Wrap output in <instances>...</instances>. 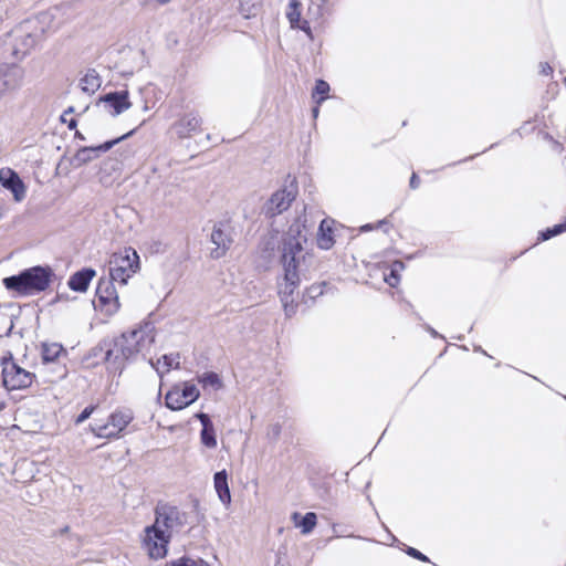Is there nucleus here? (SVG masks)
Masks as SVG:
<instances>
[{
	"mask_svg": "<svg viewBox=\"0 0 566 566\" xmlns=\"http://www.w3.org/2000/svg\"><path fill=\"white\" fill-rule=\"evenodd\" d=\"M133 419L134 416L129 409H119L109 415L107 422L95 421L91 429L98 438L114 439L120 436Z\"/></svg>",
	"mask_w": 566,
	"mask_h": 566,
	"instance_id": "0eeeda50",
	"label": "nucleus"
},
{
	"mask_svg": "<svg viewBox=\"0 0 566 566\" xmlns=\"http://www.w3.org/2000/svg\"><path fill=\"white\" fill-rule=\"evenodd\" d=\"M151 366L157 370L159 377H163V373L156 367V365L150 360Z\"/></svg>",
	"mask_w": 566,
	"mask_h": 566,
	"instance_id": "a19ab883",
	"label": "nucleus"
},
{
	"mask_svg": "<svg viewBox=\"0 0 566 566\" xmlns=\"http://www.w3.org/2000/svg\"><path fill=\"white\" fill-rule=\"evenodd\" d=\"M0 184L3 188L10 190L17 202H21L27 195V188L19 175L11 168L0 169Z\"/></svg>",
	"mask_w": 566,
	"mask_h": 566,
	"instance_id": "dca6fc26",
	"label": "nucleus"
},
{
	"mask_svg": "<svg viewBox=\"0 0 566 566\" xmlns=\"http://www.w3.org/2000/svg\"><path fill=\"white\" fill-rule=\"evenodd\" d=\"M274 432H275V433H279V432H280V427H279V426H275Z\"/></svg>",
	"mask_w": 566,
	"mask_h": 566,
	"instance_id": "49530a36",
	"label": "nucleus"
},
{
	"mask_svg": "<svg viewBox=\"0 0 566 566\" xmlns=\"http://www.w3.org/2000/svg\"><path fill=\"white\" fill-rule=\"evenodd\" d=\"M73 112V107H70L65 113H72Z\"/></svg>",
	"mask_w": 566,
	"mask_h": 566,
	"instance_id": "09e8293b",
	"label": "nucleus"
},
{
	"mask_svg": "<svg viewBox=\"0 0 566 566\" xmlns=\"http://www.w3.org/2000/svg\"><path fill=\"white\" fill-rule=\"evenodd\" d=\"M55 274L49 265H35L24 269L15 275L2 280L3 286L17 296L25 297L38 295L46 291L53 282Z\"/></svg>",
	"mask_w": 566,
	"mask_h": 566,
	"instance_id": "20e7f679",
	"label": "nucleus"
},
{
	"mask_svg": "<svg viewBox=\"0 0 566 566\" xmlns=\"http://www.w3.org/2000/svg\"><path fill=\"white\" fill-rule=\"evenodd\" d=\"M62 296L61 295H56L55 300L53 302H57L59 300H61Z\"/></svg>",
	"mask_w": 566,
	"mask_h": 566,
	"instance_id": "de8ad7c7",
	"label": "nucleus"
},
{
	"mask_svg": "<svg viewBox=\"0 0 566 566\" xmlns=\"http://www.w3.org/2000/svg\"><path fill=\"white\" fill-rule=\"evenodd\" d=\"M419 184H420L419 177L417 176L416 172H412V175L410 177V181H409L410 188L411 189H417L419 187Z\"/></svg>",
	"mask_w": 566,
	"mask_h": 566,
	"instance_id": "72a5a7b5",
	"label": "nucleus"
},
{
	"mask_svg": "<svg viewBox=\"0 0 566 566\" xmlns=\"http://www.w3.org/2000/svg\"><path fill=\"white\" fill-rule=\"evenodd\" d=\"M96 409V406H87L85 407L82 412L77 416V418L75 419V423L76 424H81L83 423L85 420H87L91 415L94 412V410Z\"/></svg>",
	"mask_w": 566,
	"mask_h": 566,
	"instance_id": "2f4dec72",
	"label": "nucleus"
},
{
	"mask_svg": "<svg viewBox=\"0 0 566 566\" xmlns=\"http://www.w3.org/2000/svg\"><path fill=\"white\" fill-rule=\"evenodd\" d=\"M35 21L28 20L22 22L14 31V44L12 46V55L15 59L24 57L29 51L38 43L41 39L44 30L40 29V32L33 31Z\"/></svg>",
	"mask_w": 566,
	"mask_h": 566,
	"instance_id": "6e6552de",
	"label": "nucleus"
},
{
	"mask_svg": "<svg viewBox=\"0 0 566 566\" xmlns=\"http://www.w3.org/2000/svg\"><path fill=\"white\" fill-rule=\"evenodd\" d=\"M154 326L147 322L137 329L124 333L119 337L103 342L104 360L112 373L122 374L125 363L133 360L139 353L148 350L155 340Z\"/></svg>",
	"mask_w": 566,
	"mask_h": 566,
	"instance_id": "7ed1b4c3",
	"label": "nucleus"
},
{
	"mask_svg": "<svg viewBox=\"0 0 566 566\" xmlns=\"http://www.w3.org/2000/svg\"><path fill=\"white\" fill-rule=\"evenodd\" d=\"M276 556H277V560H276L275 566H283V565L281 564V552H280V551L277 552Z\"/></svg>",
	"mask_w": 566,
	"mask_h": 566,
	"instance_id": "58836bf2",
	"label": "nucleus"
},
{
	"mask_svg": "<svg viewBox=\"0 0 566 566\" xmlns=\"http://www.w3.org/2000/svg\"><path fill=\"white\" fill-rule=\"evenodd\" d=\"M430 333H431L433 336H437V335H438V333H437L434 329H432V328H430Z\"/></svg>",
	"mask_w": 566,
	"mask_h": 566,
	"instance_id": "a18cd8bd",
	"label": "nucleus"
},
{
	"mask_svg": "<svg viewBox=\"0 0 566 566\" xmlns=\"http://www.w3.org/2000/svg\"><path fill=\"white\" fill-rule=\"evenodd\" d=\"M318 115V107L313 108V116L316 117Z\"/></svg>",
	"mask_w": 566,
	"mask_h": 566,
	"instance_id": "c03bdc74",
	"label": "nucleus"
},
{
	"mask_svg": "<svg viewBox=\"0 0 566 566\" xmlns=\"http://www.w3.org/2000/svg\"><path fill=\"white\" fill-rule=\"evenodd\" d=\"M6 212V205L3 200L0 199V219L4 216Z\"/></svg>",
	"mask_w": 566,
	"mask_h": 566,
	"instance_id": "c9c22d12",
	"label": "nucleus"
},
{
	"mask_svg": "<svg viewBox=\"0 0 566 566\" xmlns=\"http://www.w3.org/2000/svg\"><path fill=\"white\" fill-rule=\"evenodd\" d=\"M134 133H135V129H132L130 132L124 134L123 136L115 138L113 140H109V142H105L104 144H102L99 146L81 147L74 155L71 163L74 167H81V166L92 161L96 157H98L101 153L109 150L114 145H116L120 140L132 136Z\"/></svg>",
	"mask_w": 566,
	"mask_h": 566,
	"instance_id": "f8f14e48",
	"label": "nucleus"
},
{
	"mask_svg": "<svg viewBox=\"0 0 566 566\" xmlns=\"http://www.w3.org/2000/svg\"><path fill=\"white\" fill-rule=\"evenodd\" d=\"M170 0H156L157 3L159 4H166L168 3Z\"/></svg>",
	"mask_w": 566,
	"mask_h": 566,
	"instance_id": "37998d69",
	"label": "nucleus"
},
{
	"mask_svg": "<svg viewBox=\"0 0 566 566\" xmlns=\"http://www.w3.org/2000/svg\"><path fill=\"white\" fill-rule=\"evenodd\" d=\"M329 92V84L324 80H317L313 90V98L319 104L326 99Z\"/></svg>",
	"mask_w": 566,
	"mask_h": 566,
	"instance_id": "cd10ccee",
	"label": "nucleus"
},
{
	"mask_svg": "<svg viewBox=\"0 0 566 566\" xmlns=\"http://www.w3.org/2000/svg\"><path fill=\"white\" fill-rule=\"evenodd\" d=\"M80 85L83 92L94 94L101 87L102 80L94 69H90L81 78Z\"/></svg>",
	"mask_w": 566,
	"mask_h": 566,
	"instance_id": "b1692460",
	"label": "nucleus"
},
{
	"mask_svg": "<svg viewBox=\"0 0 566 566\" xmlns=\"http://www.w3.org/2000/svg\"><path fill=\"white\" fill-rule=\"evenodd\" d=\"M97 104H103L112 116H118L132 106L128 91L109 92L99 96Z\"/></svg>",
	"mask_w": 566,
	"mask_h": 566,
	"instance_id": "4468645a",
	"label": "nucleus"
},
{
	"mask_svg": "<svg viewBox=\"0 0 566 566\" xmlns=\"http://www.w3.org/2000/svg\"><path fill=\"white\" fill-rule=\"evenodd\" d=\"M75 137H77V138H80V139H82V140H84V139H85V137H84L80 132H76V133H75Z\"/></svg>",
	"mask_w": 566,
	"mask_h": 566,
	"instance_id": "79ce46f5",
	"label": "nucleus"
},
{
	"mask_svg": "<svg viewBox=\"0 0 566 566\" xmlns=\"http://www.w3.org/2000/svg\"><path fill=\"white\" fill-rule=\"evenodd\" d=\"M23 70L15 65H7L0 67V97L7 92L17 90L23 81Z\"/></svg>",
	"mask_w": 566,
	"mask_h": 566,
	"instance_id": "2eb2a0df",
	"label": "nucleus"
},
{
	"mask_svg": "<svg viewBox=\"0 0 566 566\" xmlns=\"http://www.w3.org/2000/svg\"><path fill=\"white\" fill-rule=\"evenodd\" d=\"M202 119L196 112L184 114L175 124L174 129L179 138H188L200 130Z\"/></svg>",
	"mask_w": 566,
	"mask_h": 566,
	"instance_id": "f3484780",
	"label": "nucleus"
},
{
	"mask_svg": "<svg viewBox=\"0 0 566 566\" xmlns=\"http://www.w3.org/2000/svg\"><path fill=\"white\" fill-rule=\"evenodd\" d=\"M63 347L60 344H43L42 345V359L44 363H53L63 353Z\"/></svg>",
	"mask_w": 566,
	"mask_h": 566,
	"instance_id": "393cba45",
	"label": "nucleus"
},
{
	"mask_svg": "<svg viewBox=\"0 0 566 566\" xmlns=\"http://www.w3.org/2000/svg\"><path fill=\"white\" fill-rule=\"evenodd\" d=\"M2 367V386L8 391L23 390L29 388L35 380V374L22 368L14 360L11 352H7L0 359Z\"/></svg>",
	"mask_w": 566,
	"mask_h": 566,
	"instance_id": "39448f33",
	"label": "nucleus"
},
{
	"mask_svg": "<svg viewBox=\"0 0 566 566\" xmlns=\"http://www.w3.org/2000/svg\"><path fill=\"white\" fill-rule=\"evenodd\" d=\"M199 396L196 385L185 382L182 388L174 387L166 394L165 403L170 410H181L195 402Z\"/></svg>",
	"mask_w": 566,
	"mask_h": 566,
	"instance_id": "9b49d317",
	"label": "nucleus"
},
{
	"mask_svg": "<svg viewBox=\"0 0 566 566\" xmlns=\"http://www.w3.org/2000/svg\"><path fill=\"white\" fill-rule=\"evenodd\" d=\"M297 196V187L294 182L282 189L276 190L264 205V213L269 218L281 214L286 211Z\"/></svg>",
	"mask_w": 566,
	"mask_h": 566,
	"instance_id": "9d476101",
	"label": "nucleus"
},
{
	"mask_svg": "<svg viewBox=\"0 0 566 566\" xmlns=\"http://www.w3.org/2000/svg\"><path fill=\"white\" fill-rule=\"evenodd\" d=\"M198 381L203 387H211L216 390L220 389L222 386L219 375L214 371L203 373L201 376L198 377Z\"/></svg>",
	"mask_w": 566,
	"mask_h": 566,
	"instance_id": "a878e982",
	"label": "nucleus"
},
{
	"mask_svg": "<svg viewBox=\"0 0 566 566\" xmlns=\"http://www.w3.org/2000/svg\"><path fill=\"white\" fill-rule=\"evenodd\" d=\"M6 13V6L0 2V22L3 20V15Z\"/></svg>",
	"mask_w": 566,
	"mask_h": 566,
	"instance_id": "e433bc0d",
	"label": "nucleus"
},
{
	"mask_svg": "<svg viewBox=\"0 0 566 566\" xmlns=\"http://www.w3.org/2000/svg\"><path fill=\"white\" fill-rule=\"evenodd\" d=\"M201 423L200 439L203 446L213 449L217 447V438L213 423L208 413L199 412L195 416Z\"/></svg>",
	"mask_w": 566,
	"mask_h": 566,
	"instance_id": "6ab92c4d",
	"label": "nucleus"
},
{
	"mask_svg": "<svg viewBox=\"0 0 566 566\" xmlns=\"http://www.w3.org/2000/svg\"><path fill=\"white\" fill-rule=\"evenodd\" d=\"M333 221L322 220L318 228L317 245L323 250H329L335 241L333 238Z\"/></svg>",
	"mask_w": 566,
	"mask_h": 566,
	"instance_id": "4be33fe9",
	"label": "nucleus"
},
{
	"mask_svg": "<svg viewBox=\"0 0 566 566\" xmlns=\"http://www.w3.org/2000/svg\"><path fill=\"white\" fill-rule=\"evenodd\" d=\"M211 242L216 245L210 253L211 258L220 259L226 254L233 242L231 228L222 222L216 224L211 232Z\"/></svg>",
	"mask_w": 566,
	"mask_h": 566,
	"instance_id": "ddd939ff",
	"label": "nucleus"
},
{
	"mask_svg": "<svg viewBox=\"0 0 566 566\" xmlns=\"http://www.w3.org/2000/svg\"><path fill=\"white\" fill-rule=\"evenodd\" d=\"M406 553L409 556H411V557H413L416 559H419L421 562H429V558L424 554H422L421 552H419L418 549H416L413 547H408Z\"/></svg>",
	"mask_w": 566,
	"mask_h": 566,
	"instance_id": "473e14b6",
	"label": "nucleus"
},
{
	"mask_svg": "<svg viewBox=\"0 0 566 566\" xmlns=\"http://www.w3.org/2000/svg\"><path fill=\"white\" fill-rule=\"evenodd\" d=\"M109 276H103L98 280L96 286V302L94 305L101 312L113 315L119 310V298L115 289V283Z\"/></svg>",
	"mask_w": 566,
	"mask_h": 566,
	"instance_id": "1a4fd4ad",
	"label": "nucleus"
},
{
	"mask_svg": "<svg viewBox=\"0 0 566 566\" xmlns=\"http://www.w3.org/2000/svg\"><path fill=\"white\" fill-rule=\"evenodd\" d=\"M295 526L301 527L303 534H308L313 531L317 523V516L314 512H307L305 515H301L295 512L292 515Z\"/></svg>",
	"mask_w": 566,
	"mask_h": 566,
	"instance_id": "5701e85b",
	"label": "nucleus"
},
{
	"mask_svg": "<svg viewBox=\"0 0 566 566\" xmlns=\"http://www.w3.org/2000/svg\"><path fill=\"white\" fill-rule=\"evenodd\" d=\"M373 227L371 224H365L361 227V231H367V230H370Z\"/></svg>",
	"mask_w": 566,
	"mask_h": 566,
	"instance_id": "ea45409f",
	"label": "nucleus"
},
{
	"mask_svg": "<svg viewBox=\"0 0 566 566\" xmlns=\"http://www.w3.org/2000/svg\"><path fill=\"white\" fill-rule=\"evenodd\" d=\"M305 224L300 219L295 220L282 239L281 263L284 275L279 282V296L282 302L285 315L292 317L296 313L297 303L294 292L298 289L304 270L306 254L303 243L306 242V234L303 233Z\"/></svg>",
	"mask_w": 566,
	"mask_h": 566,
	"instance_id": "f257e3e1",
	"label": "nucleus"
},
{
	"mask_svg": "<svg viewBox=\"0 0 566 566\" xmlns=\"http://www.w3.org/2000/svg\"><path fill=\"white\" fill-rule=\"evenodd\" d=\"M138 270L139 255L133 248H126L124 251L112 255L108 276L120 285H125Z\"/></svg>",
	"mask_w": 566,
	"mask_h": 566,
	"instance_id": "423d86ee",
	"label": "nucleus"
},
{
	"mask_svg": "<svg viewBox=\"0 0 566 566\" xmlns=\"http://www.w3.org/2000/svg\"><path fill=\"white\" fill-rule=\"evenodd\" d=\"M213 484L219 500L228 505L231 502V493L228 484V474L226 470L218 471L213 476Z\"/></svg>",
	"mask_w": 566,
	"mask_h": 566,
	"instance_id": "412c9836",
	"label": "nucleus"
},
{
	"mask_svg": "<svg viewBox=\"0 0 566 566\" xmlns=\"http://www.w3.org/2000/svg\"><path fill=\"white\" fill-rule=\"evenodd\" d=\"M70 129H74L76 127V120L72 118L67 124Z\"/></svg>",
	"mask_w": 566,
	"mask_h": 566,
	"instance_id": "4c0bfd02",
	"label": "nucleus"
},
{
	"mask_svg": "<svg viewBox=\"0 0 566 566\" xmlns=\"http://www.w3.org/2000/svg\"><path fill=\"white\" fill-rule=\"evenodd\" d=\"M179 354H168V355H164L160 359L157 360V364H159L161 360L165 365V367L167 368V371L169 370V368L174 367V368H179Z\"/></svg>",
	"mask_w": 566,
	"mask_h": 566,
	"instance_id": "7c9ffc66",
	"label": "nucleus"
},
{
	"mask_svg": "<svg viewBox=\"0 0 566 566\" xmlns=\"http://www.w3.org/2000/svg\"><path fill=\"white\" fill-rule=\"evenodd\" d=\"M326 285L325 282L321 284H313L310 287H307L303 294V302L307 303V301H315L318 296L323 295L324 293V286Z\"/></svg>",
	"mask_w": 566,
	"mask_h": 566,
	"instance_id": "c756f323",
	"label": "nucleus"
},
{
	"mask_svg": "<svg viewBox=\"0 0 566 566\" xmlns=\"http://www.w3.org/2000/svg\"><path fill=\"white\" fill-rule=\"evenodd\" d=\"M541 67H542L541 73L544 75H549L553 72V69L548 63H542Z\"/></svg>",
	"mask_w": 566,
	"mask_h": 566,
	"instance_id": "f704fd0d",
	"label": "nucleus"
},
{
	"mask_svg": "<svg viewBox=\"0 0 566 566\" xmlns=\"http://www.w3.org/2000/svg\"><path fill=\"white\" fill-rule=\"evenodd\" d=\"M405 264L401 261H395L391 265L389 275H385V281L392 287L400 281L399 271L403 270Z\"/></svg>",
	"mask_w": 566,
	"mask_h": 566,
	"instance_id": "c85d7f7f",
	"label": "nucleus"
},
{
	"mask_svg": "<svg viewBox=\"0 0 566 566\" xmlns=\"http://www.w3.org/2000/svg\"><path fill=\"white\" fill-rule=\"evenodd\" d=\"M188 524V514L175 505L158 503L155 509V522L145 528L143 547L153 559L167 555L172 533L181 531Z\"/></svg>",
	"mask_w": 566,
	"mask_h": 566,
	"instance_id": "f03ea898",
	"label": "nucleus"
},
{
	"mask_svg": "<svg viewBox=\"0 0 566 566\" xmlns=\"http://www.w3.org/2000/svg\"><path fill=\"white\" fill-rule=\"evenodd\" d=\"M95 274V270L91 268L82 269L70 276L67 285L72 291L84 293L87 291Z\"/></svg>",
	"mask_w": 566,
	"mask_h": 566,
	"instance_id": "a211bd4d",
	"label": "nucleus"
},
{
	"mask_svg": "<svg viewBox=\"0 0 566 566\" xmlns=\"http://www.w3.org/2000/svg\"><path fill=\"white\" fill-rule=\"evenodd\" d=\"M166 566H209V564L202 558L181 556L177 559L168 562Z\"/></svg>",
	"mask_w": 566,
	"mask_h": 566,
	"instance_id": "bb28decb",
	"label": "nucleus"
},
{
	"mask_svg": "<svg viewBox=\"0 0 566 566\" xmlns=\"http://www.w3.org/2000/svg\"><path fill=\"white\" fill-rule=\"evenodd\" d=\"M286 17L293 29H300L311 35L310 23L301 20V3L297 0H291L286 11Z\"/></svg>",
	"mask_w": 566,
	"mask_h": 566,
	"instance_id": "aec40b11",
	"label": "nucleus"
}]
</instances>
